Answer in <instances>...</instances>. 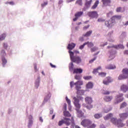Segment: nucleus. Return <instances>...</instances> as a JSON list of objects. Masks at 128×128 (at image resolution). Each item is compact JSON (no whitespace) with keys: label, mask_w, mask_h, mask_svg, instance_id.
<instances>
[{"label":"nucleus","mask_w":128,"mask_h":128,"mask_svg":"<svg viewBox=\"0 0 128 128\" xmlns=\"http://www.w3.org/2000/svg\"><path fill=\"white\" fill-rule=\"evenodd\" d=\"M51 96L52 95L50 94L49 93L48 94V96L46 97V98H44V102H48V100H50V98Z\"/></svg>","instance_id":"58836bf2"},{"label":"nucleus","mask_w":128,"mask_h":128,"mask_svg":"<svg viewBox=\"0 0 128 128\" xmlns=\"http://www.w3.org/2000/svg\"><path fill=\"white\" fill-rule=\"evenodd\" d=\"M76 4L78 6H82V0H77Z\"/></svg>","instance_id":"ea45409f"},{"label":"nucleus","mask_w":128,"mask_h":128,"mask_svg":"<svg viewBox=\"0 0 128 128\" xmlns=\"http://www.w3.org/2000/svg\"><path fill=\"white\" fill-rule=\"evenodd\" d=\"M6 38V34H3L0 36V40H4Z\"/></svg>","instance_id":"37998d69"},{"label":"nucleus","mask_w":128,"mask_h":128,"mask_svg":"<svg viewBox=\"0 0 128 128\" xmlns=\"http://www.w3.org/2000/svg\"><path fill=\"white\" fill-rule=\"evenodd\" d=\"M88 16H90V18H96L98 16V12H96V11L89 12H88Z\"/></svg>","instance_id":"9d476101"},{"label":"nucleus","mask_w":128,"mask_h":128,"mask_svg":"<svg viewBox=\"0 0 128 128\" xmlns=\"http://www.w3.org/2000/svg\"><path fill=\"white\" fill-rule=\"evenodd\" d=\"M75 80H82V77L80 75H76L74 76Z\"/></svg>","instance_id":"c03bdc74"},{"label":"nucleus","mask_w":128,"mask_h":128,"mask_svg":"<svg viewBox=\"0 0 128 128\" xmlns=\"http://www.w3.org/2000/svg\"><path fill=\"white\" fill-rule=\"evenodd\" d=\"M108 48H116V50L118 48H124V46L122 44H118V45H114L112 46H108Z\"/></svg>","instance_id":"ddd939ff"},{"label":"nucleus","mask_w":128,"mask_h":128,"mask_svg":"<svg viewBox=\"0 0 128 128\" xmlns=\"http://www.w3.org/2000/svg\"><path fill=\"white\" fill-rule=\"evenodd\" d=\"M86 44L88 45V48H92V46H94V43L92 42H85Z\"/></svg>","instance_id":"72a5a7b5"},{"label":"nucleus","mask_w":128,"mask_h":128,"mask_svg":"<svg viewBox=\"0 0 128 128\" xmlns=\"http://www.w3.org/2000/svg\"><path fill=\"white\" fill-rule=\"evenodd\" d=\"M84 14V12H78L77 13H76L75 14V16L76 18H80V16H82V14Z\"/></svg>","instance_id":"c85d7f7f"},{"label":"nucleus","mask_w":128,"mask_h":128,"mask_svg":"<svg viewBox=\"0 0 128 128\" xmlns=\"http://www.w3.org/2000/svg\"><path fill=\"white\" fill-rule=\"evenodd\" d=\"M88 28H90V25H88L87 26H85L83 28V30H88Z\"/></svg>","instance_id":"6e6d98bb"},{"label":"nucleus","mask_w":128,"mask_h":128,"mask_svg":"<svg viewBox=\"0 0 128 128\" xmlns=\"http://www.w3.org/2000/svg\"><path fill=\"white\" fill-rule=\"evenodd\" d=\"M73 100H74V104L76 108V110L78 114H82V110H80V100L76 98V97H74Z\"/></svg>","instance_id":"39448f33"},{"label":"nucleus","mask_w":128,"mask_h":128,"mask_svg":"<svg viewBox=\"0 0 128 128\" xmlns=\"http://www.w3.org/2000/svg\"><path fill=\"white\" fill-rule=\"evenodd\" d=\"M112 110V107H104V112L106 114L108 112H110V110Z\"/></svg>","instance_id":"393cba45"},{"label":"nucleus","mask_w":128,"mask_h":128,"mask_svg":"<svg viewBox=\"0 0 128 128\" xmlns=\"http://www.w3.org/2000/svg\"><path fill=\"white\" fill-rule=\"evenodd\" d=\"M92 0L86 1L85 4L87 8H90V6H92Z\"/></svg>","instance_id":"bb28decb"},{"label":"nucleus","mask_w":128,"mask_h":128,"mask_svg":"<svg viewBox=\"0 0 128 128\" xmlns=\"http://www.w3.org/2000/svg\"><path fill=\"white\" fill-rule=\"evenodd\" d=\"M92 34V30H90V31L87 32L85 34L83 35V36H86L88 38V36H90V34Z\"/></svg>","instance_id":"a878e982"},{"label":"nucleus","mask_w":128,"mask_h":128,"mask_svg":"<svg viewBox=\"0 0 128 128\" xmlns=\"http://www.w3.org/2000/svg\"><path fill=\"white\" fill-rule=\"evenodd\" d=\"M98 76H101V78H104V76H106V73L104 72H100L98 73Z\"/></svg>","instance_id":"7c9ffc66"},{"label":"nucleus","mask_w":128,"mask_h":128,"mask_svg":"<svg viewBox=\"0 0 128 128\" xmlns=\"http://www.w3.org/2000/svg\"><path fill=\"white\" fill-rule=\"evenodd\" d=\"M85 46H86V42H84L82 45H81L79 47L80 50H83Z\"/></svg>","instance_id":"49530a36"},{"label":"nucleus","mask_w":128,"mask_h":128,"mask_svg":"<svg viewBox=\"0 0 128 128\" xmlns=\"http://www.w3.org/2000/svg\"><path fill=\"white\" fill-rule=\"evenodd\" d=\"M8 4H10L11 6H14V2H8Z\"/></svg>","instance_id":"bf43d9fd"},{"label":"nucleus","mask_w":128,"mask_h":128,"mask_svg":"<svg viewBox=\"0 0 128 128\" xmlns=\"http://www.w3.org/2000/svg\"><path fill=\"white\" fill-rule=\"evenodd\" d=\"M40 122H43L44 120H42V117L40 118Z\"/></svg>","instance_id":"680f3d73"},{"label":"nucleus","mask_w":128,"mask_h":128,"mask_svg":"<svg viewBox=\"0 0 128 128\" xmlns=\"http://www.w3.org/2000/svg\"><path fill=\"white\" fill-rule=\"evenodd\" d=\"M84 84V82L82 80H78L75 83L74 82V81H72L70 82V86L71 88H74V86H76V89L78 92L82 88V87L80 86H82Z\"/></svg>","instance_id":"20e7f679"},{"label":"nucleus","mask_w":128,"mask_h":128,"mask_svg":"<svg viewBox=\"0 0 128 128\" xmlns=\"http://www.w3.org/2000/svg\"><path fill=\"white\" fill-rule=\"evenodd\" d=\"M116 24V22H114L112 18L110 20L105 21L104 24L107 28H112L114 24Z\"/></svg>","instance_id":"6e6552de"},{"label":"nucleus","mask_w":128,"mask_h":128,"mask_svg":"<svg viewBox=\"0 0 128 128\" xmlns=\"http://www.w3.org/2000/svg\"><path fill=\"white\" fill-rule=\"evenodd\" d=\"M120 18H122V16H120V15H116V16H112L111 18V20H112L113 22H116V20H120Z\"/></svg>","instance_id":"aec40b11"},{"label":"nucleus","mask_w":128,"mask_h":128,"mask_svg":"<svg viewBox=\"0 0 128 128\" xmlns=\"http://www.w3.org/2000/svg\"><path fill=\"white\" fill-rule=\"evenodd\" d=\"M80 42H84V38H82V37L80 38Z\"/></svg>","instance_id":"69168bd1"},{"label":"nucleus","mask_w":128,"mask_h":128,"mask_svg":"<svg viewBox=\"0 0 128 128\" xmlns=\"http://www.w3.org/2000/svg\"><path fill=\"white\" fill-rule=\"evenodd\" d=\"M116 68V65L112 64H110L106 66V70H114Z\"/></svg>","instance_id":"dca6fc26"},{"label":"nucleus","mask_w":128,"mask_h":128,"mask_svg":"<svg viewBox=\"0 0 128 128\" xmlns=\"http://www.w3.org/2000/svg\"><path fill=\"white\" fill-rule=\"evenodd\" d=\"M102 94L105 96H108L110 92L108 90H104Z\"/></svg>","instance_id":"a18cd8bd"},{"label":"nucleus","mask_w":128,"mask_h":128,"mask_svg":"<svg viewBox=\"0 0 128 128\" xmlns=\"http://www.w3.org/2000/svg\"><path fill=\"white\" fill-rule=\"evenodd\" d=\"M122 72L123 74H124L125 76H128V68H125L122 70Z\"/></svg>","instance_id":"cd10ccee"},{"label":"nucleus","mask_w":128,"mask_h":128,"mask_svg":"<svg viewBox=\"0 0 128 128\" xmlns=\"http://www.w3.org/2000/svg\"><path fill=\"white\" fill-rule=\"evenodd\" d=\"M112 114L110 113L104 117V120H108L111 118V122H112V124H114L118 126V128H122V126H124V124L122 122V120L121 119H118L117 120L116 118H112Z\"/></svg>","instance_id":"f257e3e1"},{"label":"nucleus","mask_w":128,"mask_h":128,"mask_svg":"<svg viewBox=\"0 0 128 128\" xmlns=\"http://www.w3.org/2000/svg\"><path fill=\"white\" fill-rule=\"evenodd\" d=\"M34 70L36 72L38 71L37 66H36V64H34Z\"/></svg>","instance_id":"13d9d810"},{"label":"nucleus","mask_w":128,"mask_h":128,"mask_svg":"<svg viewBox=\"0 0 128 128\" xmlns=\"http://www.w3.org/2000/svg\"><path fill=\"white\" fill-rule=\"evenodd\" d=\"M2 66H6V62H8L6 61V60L4 58H2Z\"/></svg>","instance_id":"79ce46f5"},{"label":"nucleus","mask_w":128,"mask_h":128,"mask_svg":"<svg viewBox=\"0 0 128 128\" xmlns=\"http://www.w3.org/2000/svg\"><path fill=\"white\" fill-rule=\"evenodd\" d=\"M83 78L85 80H92V77L91 76H84Z\"/></svg>","instance_id":"2f4dec72"},{"label":"nucleus","mask_w":128,"mask_h":128,"mask_svg":"<svg viewBox=\"0 0 128 128\" xmlns=\"http://www.w3.org/2000/svg\"><path fill=\"white\" fill-rule=\"evenodd\" d=\"M50 66L52 68H56V65H54L50 63Z\"/></svg>","instance_id":"4d7b16f0"},{"label":"nucleus","mask_w":128,"mask_h":128,"mask_svg":"<svg viewBox=\"0 0 128 128\" xmlns=\"http://www.w3.org/2000/svg\"><path fill=\"white\" fill-rule=\"evenodd\" d=\"M48 6V2H44V4H41V6L42 8H44V6Z\"/></svg>","instance_id":"603ef678"},{"label":"nucleus","mask_w":128,"mask_h":128,"mask_svg":"<svg viewBox=\"0 0 128 128\" xmlns=\"http://www.w3.org/2000/svg\"><path fill=\"white\" fill-rule=\"evenodd\" d=\"M32 120H30L28 124V128H30V126H32Z\"/></svg>","instance_id":"09e8293b"},{"label":"nucleus","mask_w":128,"mask_h":128,"mask_svg":"<svg viewBox=\"0 0 128 128\" xmlns=\"http://www.w3.org/2000/svg\"><path fill=\"white\" fill-rule=\"evenodd\" d=\"M85 102L88 104H92V98L90 97L87 96L85 98Z\"/></svg>","instance_id":"6ab92c4d"},{"label":"nucleus","mask_w":128,"mask_h":128,"mask_svg":"<svg viewBox=\"0 0 128 128\" xmlns=\"http://www.w3.org/2000/svg\"><path fill=\"white\" fill-rule=\"evenodd\" d=\"M128 75L125 76L124 74H120L118 77V80H124L128 78Z\"/></svg>","instance_id":"412c9836"},{"label":"nucleus","mask_w":128,"mask_h":128,"mask_svg":"<svg viewBox=\"0 0 128 128\" xmlns=\"http://www.w3.org/2000/svg\"><path fill=\"white\" fill-rule=\"evenodd\" d=\"M62 2H63L62 0H60L59 1L58 4H62Z\"/></svg>","instance_id":"774afa93"},{"label":"nucleus","mask_w":128,"mask_h":128,"mask_svg":"<svg viewBox=\"0 0 128 128\" xmlns=\"http://www.w3.org/2000/svg\"><path fill=\"white\" fill-rule=\"evenodd\" d=\"M82 69L75 68L74 70L73 74H82Z\"/></svg>","instance_id":"5701e85b"},{"label":"nucleus","mask_w":128,"mask_h":128,"mask_svg":"<svg viewBox=\"0 0 128 128\" xmlns=\"http://www.w3.org/2000/svg\"><path fill=\"white\" fill-rule=\"evenodd\" d=\"M76 44L74 43H71L68 44L67 48L70 50H74V48H76Z\"/></svg>","instance_id":"f3484780"},{"label":"nucleus","mask_w":128,"mask_h":128,"mask_svg":"<svg viewBox=\"0 0 128 128\" xmlns=\"http://www.w3.org/2000/svg\"><path fill=\"white\" fill-rule=\"evenodd\" d=\"M70 56V58L72 62H76V64H80L82 62V58L79 56H74V52L69 50L68 52Z\"/></svg>","instance_id":"7ed1b4c3"},{"label":"nucleus","mask_w":128,"mask_h":128,"mask_svg":"<svg viewBox=\"0 0 128 128\" xmlns=\"http://www.w3.org/2000/svg\"><path fill=\"white\" fill-rule=\"evenodd\" d=\"M124 54H128V50H125L124 52Z\"/></svg>","instance_id":"338daca9"},{"label":"nucleus","mask_w":128,"mask_h":128,"mask_svg":"<svg viewBox=\"0 0 128 128\" xmlns=\"http://www.w3.org/2000/svg\"><path fill=\"white\" fill-rule=\"evenodd\" d=\"M94 116L95 118L98 119V118H100L102 116V114H96L94 115Z\"/></svg>","instance_id":"473e14b6"},{"label":"nucleus","mask_w":128,"mask_h":128,"mask_svg":"<svg viewBox=\"0 0 128 128\" xmlns=\"http://www.w3.org/2000/svg\"><path fill=\"white\" fill-rule=\"evenodd\" d=\"M69 70H74V64L72 62H70L69 64Z\"/></svg>","instance_id":"a19ab883"},{"label":"nucleus","mask_w":128,"mask_h":128,"mask_svg":"<svg viewBox=\"0 0 128 128\" xmlns=\"http://www.w3.org/2000/svg\"><path fill=\"white\" fill-rule=\"evenodd\" d=\"M124 100V98L123 94H120L116 96L115 97V102H114V104H120V102H122Z\"/></svg>","instance_id":"0eeeda50"},{"label":"nucleus","mask_w":128,"mask_h":128,"mask_svg":"<svg viewBox=\"0 0 128 128\" xmlns=\"http://www.w3.org/2000/svg\"><path fill=\"white\" fill-rule=\"evenodd\" d=\"M128 106V104L126 102H122L120 106V108H126Z\"/></svg>","instance_id":"c9c22d12"},{"label":"nucleus","mask_w":128,"mask_h":128,"mask_svg":"<svg viewBox=\"0 0 128 128\" xmlns=\"http://www.w3.org/2000/svg\"><path fill=\"white\" fill-rule=\"evenodd\" d=\"M64 124H66L67 126L72 125V126H76V124H74V117H72L71 119L70 118H64Z\"/></svg>","instance_id":"423d86ee"},{"label":"nucleus","mask_w":128,"mask_h":128,"mask_svg":"<svg viewBox=\"0 0 128 128\" xmlns=\"http://www.w3.org/2000/svg\"><path fill=\"white\" fill-rule=\"evenodd\" d=\"M40 77H38V79L36 80V84H40Z\"/></svg>","instance_id":"3c124183"},{"label":"nucleus","mask_w":128,"mask_h":128,"mask_svg":"<svg viewBox=\"0 0 128 128\" xmlns=\"http://www.w3.org/2000/svg\"><path fill=\"white\" fill-rule=\"evenodd\" d=\"M74 52L75 54H80V52H78V51L76 50H74Z\"/></svg>","instance_id":"0e129e2a"},{"label":"nucleus","mask_w":128,"mask_h":128,"mask_svg":"<svg viewBox=\"0 0 128 128\" xmlns=\"http://www.w3.org/2000/svg\"><path fill=\"white\" fill-rule=\"evenodd\" d=\"M4 48H8V44L6 43L4 44Z\"/></svg>","instance_id":"052dcab7"},{"label":"nucleus","mask_w":128,"mask_h":128,"mask_svg":"<svg viewBox=\"0 0 128 128\" xmlns=\"http://www.w3.org/2000/svg\"><path fill=\"white\" fill-rule=\"evenodd\" d=\"M82 106L84 108H87V110H92V108H94V106H92V104H88L87 106H86V104H83Z\"/></svg>","instance_id":"4be33fe9"},{"label":"nucleus","mask_w":128,"mask_h":128,"mask_svg":"<svg viewBox=\"0 0 128 128\" xmlns=\"http://www.w3.org/2000/svg\"><path fill=\"white\" fill-rule=\"evenodd\" d=\"M94 88V83L92 82H89L86 84V88L87 90H90Z\"/></svg>","instance_id":"2eb2a0df"},{"label":"nucleus","mask_w":128,"mask_h":128,"mask_svg":"<svg viewBox=\"0 0 128 128\" xmlns=\"http://www.w3.org/2000/svg\"><path fill=\"white\" fill-rule=\"evenodd\" d=\"M98 22H105L104 20L102 18H98Z\"/></svg>","instance_id":"de8ad7c7"},{"label":"nucleus","mask_w":128,"mask_h":128,"mask_svg":"<svg viewBox=\"0 0 128 128\" xmlns=\"http://www.w3.org/2000/svg\"><path fill=\"white\" fill-rule=\"evenodd\" d=\"M108 44V42H106L104 44H101V46H106Z\"/></svg>","instance_id":"e2e57ef3"},{"label":"nucleus","mask_w":128,"mask_h":128,"mask_svg":"<svg viewBox=\"0 0 128 128\" xmlns=\"http://www.w3.org/2000/svg\"><path fill=\"white\" fill-rule=\"evenodd\" d=\"M96 60V57H94V59H92L89 61L90 64H92L93 62H94Z\"/></svg>","instance_id":"864d4df0"},{"label":"nucleus","mask_w":128,"mask_h":128,"mask_svg":"<svg viewBox=\"0 0 128 128\" xmlns=\"http://www.w3.org/2000/svg\"><path fill=\"white\" fill-rule=\"evenodd\" d=\"M116 12H124V9L122 10V7H118L116 9Z\"/></svg>","instance_id":"e433bc0d"},{"label":"nucleus","mask_w":128,"mask_h":128,"mask_svg":"<svg viewBox=\"0 0 128 128\" xmlns=\"http://www.w3.org/2000/svg\"><path fill=\"white\" fill-rule=\"evenodd\" d=\"M92 122L90 120V119H84L81 122V125L84 128H96V124H92Z\"/></svg>","instance_id":"f03ea898"},{"label":"nucleus","mask_w":128,"mask_h":128,"mask_svg":"<svg viewBox=\"0 0 128 128\" xmlns=\"http://www.w3.org/2000/svg\"><path fill=\"white\" fill-rule=\"evenodd\" d=\"M64 124V120H60L58 122V126H62V124Z\"/></svg>","instance_id":"f704fd0d"},{"label":"nucleus","mask_w":128,"mask_h":128,"mask_svg":"<svg viewBox=\"0 0 128 128\" xmlns=\"http://www.w3.org/2000/svg\"><path fill=\"white\" fill-rule=\"evenodd\" d=\"M99 70H102V67L101 66H99L98 68L94 69L93 70V74H96V72H98Z\"/></svg>","instance_id":"4c0bfd02"},{"label":"nucleus","mask_w":128,"mask_h":128,"mask_svg":"<svg viewBox=\"0 0 128 128\" xmlns=\"http://www.w3.org/2000/svg\"><path fill=\"white\" fill-rule=\"evenodd\" d=\"M66 100L68 104H70V100L68 98V97H66Z\"/></svg>","instance_id":"5fc2aeb1"},{"label":"nucleus","mask_w":128,"mask_h":128,"mask_svg":"<svg viewBox=\"0 0 128 128\" xmlns=\"http://www.w3.org/2000/svg\"><path fill=\"white\" fill-rule=\"evenodd\" d=\"M114 82V80H112L110 76H107L103 80V84H104L108 86L110 84V82Z\"/></svg>","instance_id":"1a4fd4ad"},{"label":"nucleus","mask_w":128,"mask_h":128,"mask_svg":"<svg viewBox=\"0 0 128 128\" xmlns=\"http://www.w3.org/2000/svg\"><path fill=\"white\" fill-rule=\"evenodd\" d=\"M102 2L103 6H110L112 2L110 0H102Z\"/></svg>","instance_id":"9b49d317"},{"label":"nucleus","mask_w":128,"mask_h":128,"mask_svg":"<svg viewBox=\"0 0 128 128\" xmlns=\"http://www.w3.org/2000/svg\"><path fill=\"white\" fill-rule=\"evenodd\" d=\"M100 2H98V0H96L94 4L92 6V10H96V8H98V6Z\"/></svg>","instance_id":"b1692460"},{"label":"nucleus","mask_w":128,"mask_h":128,"mask_svg":"<svg viewBox=\"0 0 128 128\" xmlns=\"http://www.w3.org/2000/svg\"><path fill=\"white\" fill-rule=\"evenodd\" d=\"M64 116H68V117L72 116V114H70V112L68 111H64Z\"/></svg>","instance_id":"c756f323"},{"label":"nucleus","mask_w":128,"mask_h":128,"mask_svg":"<svg viewBox=\"0 0 128 128\" xmlns=\"http://www.w3.org/2000/svg\"><path fill=\"white\" fill-rule=\"evenodd\" d=\"M112 96H105L104 98V102H112Z\"/></svg>","instance_id":"4468645a"},{"label":"nucleus","mask_w":128,"mask_h":128,"mask_svg":"<svg viewBox=\"0 0 128 128\" xmlns=\"http://www.w3.org/2000/svg\"><path fill=\"white\" fill-rule=\"evenodd\" d=\"M121 90L123 92H126L128 90V86L126 85H122L120 87Z\"/></svg>","instance_id":"a211bd4d"},{"label":"nucleus","mask_w":128,"mask_h":128,"mask_svg":"<svg viewBox=\"0 0 128 128\" xmlns=\"http://www.w3.org/2000/svg\"><path fill=\"white\" fill-rule=\"evenodd\" d=\"M119 116L122 120H126V118H128V114L126 113H122L119 114Z\"/></svg>","instance_id":"f8f14e48"},{"label":"nucleus","mask_w":128,"mask_h":128,"mask_svg":"<svg viewBox=\"0 0 128 128\" xmlns=\"http://www.w3.org/2000/svg\"><path fill=\"white\" fill-rule=\"evenodd\" d=\"M92 52H96V50H98V48L94 47L90 49Z\"/></svg>","instance_id":"8fccbe9b"}]
</instances>
